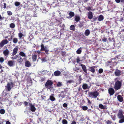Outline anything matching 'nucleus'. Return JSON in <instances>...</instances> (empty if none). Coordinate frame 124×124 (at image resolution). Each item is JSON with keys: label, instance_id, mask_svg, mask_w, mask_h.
<instances>
[{"label": "nucleus", "instance_id": "obj_59", "mask_svg": "<svg viewBox=\"0 0 124 124\" xmlns=\"http://www.w3.org/2000/svg\"><path fill=\"white\" fill-rule=\"evenodd\" d=\"M88 102L89 104H90L91 103V102L89 100L88 98L87 99Z\"/></svg>", "mask_w": 124, "mask_h": 124}, {"label": "nucleus", "instance_id": "obj_14", "mask_svg": "<svg viewBox=\"0 0 124 124\" xmlns=\"http://www.w3.org/2000/svg\"><path fill=\"white\" fill-rule=\"evenodd\" d=\"M30 106L31 111L32 112H34L36 110V108L34 105L30 103Z\"/></svg>", "mask_w": 124, "mask_h": 124}, {"label": "nucleus", "instance_id": "obj_55", "mask_svg": "<svg viewBox=\"0 0 124 124\" xmlns=\"http://www.w3.org/2000/svg\"><path fill=\"white\" fill-rule=\"evenodd\" d=\"M28 103L26 101H25L24 103V106H27L28 104Z\"/></svg>", "mask_w": 124, "mask_h": 124}, {"label": "nucleus", "instance_id": "obj_31", "mask_svg": "<svg viewBox=\"0 0 124 124\" xmlns=\"http://www.w3.org/2000/svg\"><path fill=\"white\" fill-rule=\"evenodd\" d=\"M69 15L71 17H72L75 15L74 13L72 11L70 12Z\"/></svg>", "mask_w": 124, "mask_h": 124}, {"label": "nucleus", "instance_id": "obj_44", "mask_svg": "<svg viewBox=\"0 0 124 124\" xmlns=\"http://www.w3.org/2000/svg\"><path fill=\"white\" fill-rule=\"evenodd\" d=\"M15 5L17 7L20 4V3L18 2H15Z\"/></svg>", "mask_w": 124, "mask_h": 124}, {"label": "nucleus", "instance_id": "obj_40", "mask_svg": "<svg viewBox=\"0 0 124 124\" xmlns=\"http://www.w3.org/2000/svg\"><path fill=\"white\" fill-rule=\"evenodd\" d=\"M80 60V57L79 56L77 57L76 59V62L77 63H79L81 61Z\"/></svg>", "mask_w": 124, "mask_h": 124}, {"label": "nucleus", "instance_id": "obj_46", "mask_svg": "<svg viewBox=\"0 0 124 124\" xmlns=\"http://www.w3.org/2000/svg\"><path fill=\"white\" fill-rule=\"evenodd\" d=\"M45 53L46 54H48V52L49 51V50H48V48H47L46 47V48L45 49Z\"/></svg>", "mask_w": 124, "mask_h": 124}, {"label": "nucleus", "instance_id": "obj_23", "mask_svg": "<svg viewBox=\"0 0 124 124\" xmlns=\"http://www.w3.org/2000/svg\"><path fill=\"white\" fill-rule=\"evenodd\" d=\"M17 61L18 62L21 63L23 62V59L22 57L19 55Z\"/></svg>", "mask_w": 124, "mask_h": 124}, {"label": "nucleus", "instance_id": "obj_57", "mask_svg": "<svg viewBox=\"0 0 124 124\" xmlns=\"http://www.w3.org/2000/svg\"><path fill=\"white\" fill-rule=\"evenodd\" d=\"M76 123L75 121H73L72 122L71 124H76Z\"/></svg>", "mask_w": 124, "mask_h": 124}, {"label": "nucleus", "instance_id": "obj_62", "mask_svg": "<svg viewBox=\"0 0 124 124\" xmlns=\"http://www.w3.org/2000/svg\"><path fill=\"white\" fill-rule=\"evenodd\" d=\"M115 1L116 3H118L121 1V0H115Z\"/></svg>", "mask_w": 124, "mask_h": 124}, {"label": "nucleus", "instance_id": "obj_34", "mask_svg": "<svg viewBox=\"0 0 124 124\" xmlns=\"http://www.w3.org/2000/svg\"><path fill=\"white\" fill-rule=\"evenodd\" d=\"M15 27V25L14 23H11L10 25V27L11 28H14Z\"/></svg>", "mask_w": 124, "mask_h": 124}, {"label": "nucleus", "instance_id": "obj_37", "mask_svg": "<svg viewBox=\"0 0 124 124\" xmlns=\"http://www.w3.org/2000/svg\"><path fill=\"white\" fill-rule=\"evenodd\" d=\"M62 85V82H59L57 84V87H61Z\"/></svg>", "mask_w": 124, "mask_h": 124}, {"label": "nucleus", "instance_id": "obj_49", "mask_svg": "<svg viewBox=\"0 0 124 124\" xmlns=\"http://www.w3.org/2000/svg\"><path fill=\"white\" fill-rule=\"evenodd\" d=\"M98 17H95L93 18V21H92V22H93L96 21L98 19Z\"/></svg>", "mask_w": 124, "mask_h": 124}, {"label": "nucleus", "instance_id": "obj_29", "mask_svg": "<svg viewBox=\"0 0 124 124\" xmlns=\"http://www.w3.org/2000/svg\"><path fill=\"white\" fill-rule=\"evenodd\" d=\"M19 55L21 56L25 57L26 56L25 54L23 52L21 51L20 52Z\"/></svg>", "mask_w": 124, "mask_h": 124}, {"label": "nucleus", "instance_id": "obj_50", "mask_svg": "<svg viewBox=\"0 0 124 124\" xmlns=\"http://www.w3.org/2000/svg\"><path fill=\"white\" fill-rule=\"evenodd\" d=\"M106 123L107 124H111L112 123V122L111 121L108 120L107 121Z\"/></svg>", "mask_w": 124, "mask_h": 124}, {"label": "nucleus", "instance_id": "obj_8", "mask_svg": "<svg viewBox=\"0 0 124 124\" xmlns=\"http://www.w3.org/2000/svg\"><path fill=\"white\" fill-rule=\"evenodd\" d=\"M96 67L95 66H93L92 67H89L88 70L93 73L95 72V68Z\"/></svg>", "mask_w": 124, "mask_h": 124}, {"label": "nucleus", "instance_id": "obj_2", "mask_svg": "<svg viewBox=\"0 0 124 124\" xmlns=\"http://www.w3.org/2000/svg\"><path fill=\"white\" fill-rule=\"evenodd\" d=\"M99 93L97 91L89 92L88 93V95L89 97L95 99L99 95Z\"/></svg>", "mask_w": 124, "mask_h": 124}, {"label": "nucleus", "instance_id": "obj_24", "mask_svg": "<svg viewBox=\"0 0 124 124\" xmlns=\"http://www.w3.org/2000/svg\"><path fill=\"white\" fill-rule=\"evenodd\" d=\"M82 47H80L76 51L77 53V54H80L82 52Z\"/></svg>", "mask_w": 124, "mask_h": 124}, {"label": "nucleus", "instance_id": "obj_28", "mask_svg": "<svg viewBox=\"0 0 124 124\" xmlns=\"http://www.w3.org/2000/svg\"><path fill=\"white\" fill-rule=\"evenodd\" d=\"M85 9L86 10H87L88 11H94V9H92V7H90L88 6L87 7H86L85 8Z\"/></svg>", "mask_w": 124, "mask_h": 124}, {"label": "nucleus", "instance_id": "obj_1", "mask_svg": "<svg viewBox=\"0 0 124 124\" xmlns=\"http://www.w3.org/2000/svg\"><path fill=\"white\" fill-rule=\"evenodd\" d=\"M118 117L120 119L119 121V123H121L124 122V115L123 114V111L122 109L119 110L117 115Z\"/></svg>", "mask_w": 124, "mask_h": 124}, {"label": "nucleus", "instance_id": "obj_13", "mask_svg": "<svg viewBox=\"0 0 124 124\" xmlns=\"http://www.w3.org/2000/svg\"><path fill=\"white\" fill-rule=\"evenodd\" d=\"M54 94H52L51 95H50L49 97V98L47 100L49 101L50 100L52 101H55V100L56 99L54 97Z\"/></svg>", "mask_w": 124, "mask_h": 124}, {"label": "nucleus", "instance_id": "obj_19", "mask_svg": "<svg viewBox=\"0 0 124 124\" xmlns=\"http://www.w3.org/2000/svg\"><path fill=\"white\" fill-rule=\"evenodd\" d=\"M90 33L89 30V29H87L85 30V35L86 36H88L89 35Z\"/></svg>", "mask_w": 124, "mask_h": 124}, {"label": "nucleus", "instance_id": "obj_9", "mask_svg": "<svg viewBox=\"0 0 124 124\" xmlns=\"http://www.w3.org/2000/svg\"><path fill=\"white\" fill-rule=\"evenodd\" d=\"M80 66L82 67V69L87 74V70L85 65L81 64L80 65Z\"/></svg>", "mask_w": 124, "mask_h": 124}, {"label": "nucleus", "instance_id": "obj_32", "mask_svg": "<svg viewBox=\"0 0 124 124\" xmlns=\"http://www.w3.org/2000/svg\"><path fill=\"white\" fill-rule=\"evenodd\" d=\"M18 41V39L16 38H14L13 40V42L15 44Z\"/></svg>", "mask_w": 124, "mask_h": 124}, {"label": "nucleus", "instance_id": "obj_20", "mask_svg": "<svg viewBox=\"0 0 124 124\" xmlns=\"http://www.w3.org/2000/svg\"><path fill=\"white\" fill-rule=\"evenodd\" d=\"M14 62L12 61H10L8 62V64L10 67H12L13 66Z\"/></svg>", "mask_w": 124, "mask_h": 124}, {"label": "nucleus", "instance_id": "obj_16", "mask_svg": "<svg viewBox=\"0 0 124 124\" xmlns=\"http://www.w3.org/2000/svg\"><path fill=\"white\" fill-rule=\"evenodd\" d=\"M18 50V49L17 47L15 48L13 50L12 55L14 56L17 53Z\"/></svg>", "mask_w": 124, "mask_h": 124}, {"label": "nucleus", "instance_id": "obj_61", "mask_svg": "<svg viewBox=\"0 0 124 124\" xmlns=\"http://www.w3.org/2000/svg\"><path fill=\"white\" fill-rule=\"evenodd\" d=\"M65 54V52H62L61 53V54L62 56H63Z\"/></svg>", "mask_w": 124, "mask_h": 124}, {"label": "nucleus", "instance_id": "obj_48", "mask_svg": "<svg viewBox=\"0 0 124 124\" xmlns=\"http://www.w3.org/2000/svg\"><path fill=\"white\" fill-rule=\"evenodd\" d=\"M8 15V16L11 15L12 14L11 12L10 11H7Z\"/></svg>", "mask_w": 124, "mask_h": 124}, {"label": "nucleus", "instance_id": "obj_33", "mask_svg": "<svg viewBox=\"0 0 124 124\" xmlns=\"http://www.w3.org/2000/svg\"><path fill=\"white\" fill-rule=\"evenodd\" d=\"M70 29L71 30L74 31L75 30V27L74 25H71L70 26Z\"/></svg>", "mask_w": 124, "mask_h": 124}, {"label": "nucleus", "instance_id": "obj_45", "mask_svg": "<svg viewBox=\"0 0 124 124\" xmlns=\"http://www.w3.org/2000/svg\"><path fill=\"white\" fill-rule=\"evenodd\" d=\"M103 69H102L101 68L99 69L98 72L99 73L101 74L103 72Z\"/></svg>", "mask_w": 124, "mask_h": 124}, {"label": "nucleus", "instance_id": "obj_10", "mask_svg": "<svg viewBox=\"0 0 124 124\" xmlns=\"http://www.w3.org/2000/svg\"><path fill=\"white\" fill-rule=\"evenodd\" d=\"M88 18L89 19H92L93 17V15L92 12L89 11L88 12L87 15Z\"/></svg>", "mask_w": 124, "mask_h": 124}, {"label": "nucleus", "instance_id": "obj_25", "mask_svg": "<svg viewBox=\"0 0 124 124\" xmlns=\"http://www.w3.org/2000/svg\"><path fill=\"white\" fill-rule=\"evenodd\" d=\"M37 55L34 54L32 56V59L33 62H35L36 61L37 58Z\"/></svg>", "mask_w": 124, "mask_h": 124}, {"label": "nucleus", "instance_id": "obj_22", "mask_svg": "<svg viewBox=\"0 0 124 124\" xmlns=\"http://www.w3.org/2000/svg\"><path fill=\"white\" fill-rule=\"evenodd\" d=\"M9 53V51L8 50V49H6L3 51V54H4V55L6 56Z\"/></svg>", "mask_w": 124, "mask_h": 124}, {"label": "nucleus", "instance_id": "obj_26", "mask_svg": "<svg viewBox=\"0 0 124 124\" xmlns=\"http://www.w3.org/2000/svg\"><path fill=\"white\" fill-rule=\"evenodd\" d=\"M41 49H40V50L41 51H45V49L47 47H45L44 45L42 44L41 45Z\"/></svg>", "mask_w": 124, "mask_h": 124}, {"label": "nucleus", "instance_id": "obj_18", "mask_svg": "<svg viewBox=\"0 0 124 124\" xmlns=\"http://www.w3.org/2000/svg\"><path fill=\"white\" fill-rule=\"evenodd\" d=\"M104 17L103 16L101 15H100L98 17V20L100 22L102 21L104 19Z\"/></svg>", "mask_w": 124, "mask_h": 124}, {"label": "nucleus", "instance_id": "obj_56", "mask_svg": "<svg viewBox=\"0 0 124 124\" xmlns=\"http://www.w3.org/2000/svg\"><path fill=\"white\" fill-rule=\"evenodd\" d=\"M109 40L110 41L111 40H112L114 42H115V40L114 38H109Z\"/></svg>", "mask_w": 124, "mask_h": 124}, {"label": "nucleus", "instance_id": "obj_27", "mask_svg": "<svg viewBox=\"0 0 124 124\" xmlns=\"http://www.w3.org/2000/svg\"><path fill=\"white\" fill-rule=\"evenodd\" d=\"M75 21L77 22L79 21L80 19V17L79 16H75Z\"/></svg>", "mask_w": 124, "mask_h": 124}, {"label": "nucleus", "instance_id": "obj_54", "mask_svg": "<svg viewBox=\"0 0 124 124\" xmlns=\"http://www.w3.org/2000/svg\"><path fill=\"white\" fill-rule=\"evenodd\" d=\"M63 106L64 108L67 107V105L66 103H64L63 104Z\"/></svg>", "mask_w": 124, "mask_h": 124}, {"label": "nucleus", "instance_id": "obj_4", "mask_svg": "<svg viewBox=\"0 0 124 124\" xmlns=\"http://www.w3.org/2000/svg\"><path fill=\"white\" fill-rule=\"evenodd\" d=\"M53 84L52 81L51 80H48L45 84V86L46 88L49 89H51V86Z\"/></svg>", "mask_w": 124, "mask_h": 124}, {"label": "nucleus", "instance_id": "obj_47", "mask_svg": "<svg viewBox=\"0 0 124 124\" xmlns=\"http://www.w3.org/2000/svg\"><path fill=\"white\" fill-rule=\"evenodd\" d=\"M107 40V38H106L104 37L102 39V40L103 42H106Z\"/></svg>", "mask_w": 124, "mask_h": 124}, {"label": "nucleus", "instance_id": "obj_5", "mask_svg": "<svg viewBox=\"0 0 124 124\" xmlns=\"http://www.w3.org/2000/svg\"><path fill=\"white\" fill-rule=\"evenodd\" d=\"M8 42V41L7 39L3 40L0 43V48H2L4 45L7 44Z\"/></svg>", "mask_w": 124, "mask_h": 124}, {"label": "nucleus", "instance_id": "obj_41", "mask_svg": "<svg viewBox=\"0 0 124 124\" xmlns=\"http://www.w3.org/2000/svg\"><path fill=\"white\" fill-rule=\"evenodd\" d=\"M19 55L18 54L12 57V59H16L18 58V57H19Z\"/></svg>", "mask_w": 124, "mask_h": 124}, {"label": "nucleus", "instance_id": "obj_17", "mask_svg": "<svg viewBox=\"0 0 124 124\" xmlns=\"http://www.w3.org/2000/svg\"><path fill=\"white\" fill-rule=\"evenodd\" d=\"M61 74V72L59 70H56L55 71L54 73V75L55 76H60Z\"/></svg>", "mask_w": 124, "mask_h": 124}, {"label": "nucleus", "instance_id": "obj_53", "mask_svg": "<svg viewBox=\"0 0 124 124\" xmlns=\"http://www.w3.org/2000/svg\"><path fill=\"white\" fill-rule=\"evenodd\" d=\"M13 38V36H12V35L10 37V38H8V40L9 41H11L12 40V39Z\"/></svg>", "mask_w": 124, "mask_h": 124}, {"label": "nucleus", "instance_id": "obj_52", "mask_svg": "<svg viewBox=\"0 0 124 124\" xmlns=\"http://www.w3.org/2000/svg\"><path fill=\"white\" fill-rule=\"evenodd\" d=\"M84 24L83 23H80L78 24V26L79 27H82L83 26Z\"/></svg>", "mask_w": 124, "mask_h": 124}, {"label": "nucleus", "instance_id": "obj_42", "mask_svg": "<svg viewBox=\"0 0 124 124\" xmlns=\"http://www.w3.org/2000/svg\"><path fill=\"white\" fill-rule=\"evenodd\" d=\"M18 35L19 38L21 39L23 36V34L22 32H21L18 34Z\"/></svg>", "mask_w": 124, "mask_h": 124}, {"label": "nucleus", "instance_id": "obj_63", "mask_svg": "<svg viewBox=\"0 0 124 124\" xmlns=\"http://www.w3.org/2000/svg\"><path fill=\"white\" fill-rule=\"evenodd\" d=\"M46 96H41V98L42 100H43L44 99V98H45Z\"/></svg>", "mask_w": 124, "mask_h": 124}, {"label": "nucleus", "instance_id": "obj_21", "mask_svg": "<svg viewBox=\"0 0 124 124\" xmlns=\"http://www.w3.org/2000/svg\"><path fill=\"white\" fill-rule=\"evenodd\" d=\"M25 66L27 67H29L31 66V63L28 61H27L25 62Z\"/></svg>", "mask_w": 124, "mask_h": 124}, {"label": "nucleus", "instance_id": "obj_3", "mask_svg": "<svg viewBox=\"0 0 124 124\" xmlns=\"http://www.w3.org/2000/svg\"><path fill=\"white\" fill-rule=\"evenodd\" d=\"M122 82L117 80L115 82L114 86V88L116 90H117L121 88L122 86Z\"/></svg>", "mask_w": 124, "mask_h": 124}, {"label": "nucleus", "instance_id": "obj_11", "mask_svg": "<svg viewBox=\"0 0 124 124\" xmlns=\"http://www.w3.org/2000/svg\"><path fill=\"white\" fill-rule=\"evenodd\" d=\"M90 86L89 87H88L87 84L85 83L83 84L82 86L84 90H85L88 88L89 89L90 88V86L91 85V83H90Z\"/></svg>", "mask_w": 124, "mask_h": 124}, {"label": "nucleus", "instance_id": "obj_51", "mask_svg": "<svg viewBox=\"0 0 124 124\" xmlns=\"http://www.w3.org/2000/svg\"><path fill=\"white\" fill-rule=\"evenodd\" d=\"M79 68H73V70L74 71H75L77 70H79Z\"/></svg>", "mask_w": 124, "mask_h": 124}, {"label": "nucleus", "instance_id": "obj_58", "mask_svg": "<svg viewBox=\"0 0 124 124\" xmlns=\"http://www.w3.org/2000/svg\"><path fill=\"white\" fill-rule=\"evenodd\" d=\"M7 5L6 4V3H4V6H3V8L4 9H5Z\"/></svg>", "mask_w": 124, "mask_h": 124}, {"label": "nucleus", "instance_id": "obj_38", "mask_svg": "<svg viewBox=\"0 0 124 124\" xmlns=\"http://www.w3.org/2000/svg\"><path fill=\"white\" fill-rule=\"evenodd\" d=\"M99 107L100 108L103 109H104L105 108L104 106L101 104H100L99 105Z\"/></svg>", "mask_w": 124, "mask_h": 124}, {"label": "nucleus", "instance_id": "obj_7", "mask_svg": "<svg viewBox=\"0 0 124 124\" xmlns=\"http://www.w3.org/2000/svg\"><path fill=\"white\" fill-rule=\"evenodd\" d=\"M116 76H119L122 74V71L120 70L116 69L114 72Z\"/></svg>", "mask_w": 124, "mask_h": 124}, {"label": "nucleus", "instance_id": "obj_64", "mask_svg": "<svg viewBox=\"0 0 124 124\" xmlns=\"http://www.w3.org/2000/svg\"><path fill=\"white\" fill-rule=\"evenodd\" d=\"M6 124H10V123L9 121H7L6 122Z\"/></svg>", "mask_w": 124, "mask_h": 124}, {"label": "nucleus", "instance_id": "obj_60", "mask_svg": "<svg viewBox=\"0 0 124 124\" xmlns=\"http://www.w3.org/2000/svg\"><path fill=\"white\" fill-rule=\"evenodd\" d=\"M4 18V17H2L1 15H0V20H3Z\"/></svg>", "mask_w": 124, "mask_h": 124}, {"label": "nucleus", "instance_id": "obj_12", "mask_svg": "<svg viewBox=\"0 0 124 124\" xmlns=\"http://www.w3.org/2000/svg\"><path fill=\"white\" fill-rule=\"evenodd\" d=\"M11 84L10 83H8L7 84V85L5 86V87L6 88H7L8 91H10L12 88L11 87Z\"/></svg>", "mask_w": 124, "mask_h": 124}, {"label": "nucleus", "instance_id": "obj_15", "mask_svg": "<svg viewBox=\"0 0 124 124\" xmlns=\"http://www.w3.org/2000/svg\"><path fill=\"white\" fill-rule=\"evenodd\" d=\"M117 100L120 102H122L123 100V99L122 96L120 95H118L117 97Z\"/></svg>", "mask_w": 124, "mask_h": 124}, {"label": "nucleus", "instance_id": "obj_30", "mask_svg": "<svg viewBox=\"0 0 124 124\" xmlns=\"http://www.w3.org/2000/svg\"><path fill=\"white\" fill-rule=\"evenodd\" d=\"M74 82V81L72 80H67L66 81V83L67 84H70L71 83H73Z\"/></svg>", "mask_w": 124, "mask_h": 124}, {"label": "nucleus", "instance_id": "obj_35", "mask_svg": "<svg viewBox=\"0 0 124 124\" xmlns=\"http://www.w3.org/2000/svg\"><path fill=\"white\" fill-rule=\"evenodd\" d=\"M62 123L63 124H68V122L66 120L64 119L62 120Z\"/></svg>", "mask_w": 124, "mask_h": 124}, {"label": "nucleus", "instance_id": "obj_39", "mask_svg": "<svg viewBox=\"0 0 124 124\" xmlns=\"http://www.w3.org/2000/svg\"><path fill=\"white\" fill-rule=\"evenodd\" d=\"M82 108L84 110H86L88 108L87 107L85 106H82Z\"/></svg>", "mask_w": 124, "mask_h": 124}, {"label": "nucleus", "instance_id": "obj_6", "mask_svg": "<svg viewBox=\"0 0 124 124\" xmlns=\"http://www.w3.org/2000/svg\"><path fill=\"white\" fill-rule=\"evenodd\" d=\"M108 93L110 96L113 95L115 93L114 89L112 88H110L108 89Z\"/></svg>", "mask_w": 124, "mask_h": 124}, {"label": "nucleus", "instance_id": "obj_36", "mask_svg": "<svg viewBox=\"0 0 124 124\" xmlns=\"http://www.w3.org/2000/svg\"><path fill=\"white\" fill-rule=\"evenodd\" d=\"M5 111L3 109H1L0 110V113L1 114H3L5 113Z\"/></svg>", "mask_w": 124, "mask_h": 124}, {"label": "nucleus", "instance_id": "obj_43", "mask_svg": "<svg viewBox=\"0 0 124 124\" xmlns=\"http://www.w3.org/2000/svg\"><path fill=\"white\" fill-rule=\"evenodd\" d=\"M4 58L2 57L0 58V62L1 63H3L4 61Z\"/></svg>", "mask_w": 124, "mask_h": 124}]
</instances>
